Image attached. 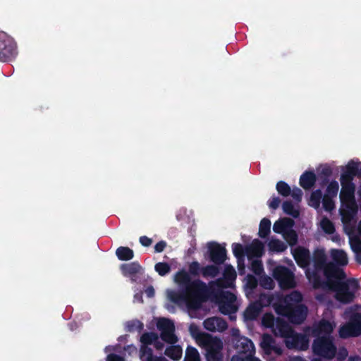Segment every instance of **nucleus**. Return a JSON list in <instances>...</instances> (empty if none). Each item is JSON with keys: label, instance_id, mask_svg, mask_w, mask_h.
<instances>
[{"label": "nucleus", "instance_id": "obj_1", "mask_svg": "<svg viewBox=\"0 0 361 361\" xmlns=\"http://www.w3.org/2000/svg\"><path fill=\"white\" fill-rule=\"evenodd\" d=\"M329 255L331 262L325 263L324 252H318L317 267L313 271L307 269L306 276L314 288L333 291L337 300L343 303L350 302L358 289V283L355 279L341 281L345 278L343 267L348 263L347 254L343 250L331 249Z\"/></svg>", "mask_w": 361, "mask_h": 361}, {"label": "nucleus", "instance_id": "obj_2", "mask_svg": "<svg viewBox=\"0 0 361 361\" xmlns=\"http://www.w3.org/2000/svg\"><path fill=\"white\" fill-rule=\"evenodd\" d=\"M359 166V162L352 160L342 167L340 192L341 202L340 213L344 232L348 236L351 249L355 253L361 252V220L357 226L355 225L357 204L355 196V185L353 183V178L356 175L360 174Z\"/></svg>", "mask_w": 361, "mask_h": 361}, {"label": "nucleus", "instance_id": "obj_3", "mask_svg": "<svg viewBox=\"0 0 361 361\" xmlns=\"http://www.w3.org/2000/svg\"><path fill=\"white\" fill-rule=\"evenodd\" d=\"M173 281L180 288H184V291L180 293L167 290L166 294L168 300L178 305H185L189 311L199 308L207 290L206 284L200 280L190 281V277L185 270L178 271L173 276Z\"/></svg>", "mask_w": 361, "mask_h": 361}, {"label": "nucleus", "instance_id": "obj_4", "mask_svg": "<svg viewBox=\"0 0 361 361\" xmlns=\"http://www.w3.org/2000/svg\"><path fill=\"white\" fill-rule=\"evenodd\" d=\"M302 300V294L298 291H293L286 297L279 295L274 296L268 294H261L257 302L262 309L273 303L276 312L286 317L290 322L295 324L302 323L307 314V308L300 304Z\"/></svg>", "mask_w": 361, "mask_h": 361}, {"label": "nucleus", "instance_id": "obj_5", "mask_svg": "<svg viewBox=\"0 0 361 361\" xmlns=\"http://www.w3.org/2000/svg\"><path fill=\"white\" fill-rule=\"evenodd\" d=\"M336 323L331 312H325L324 317L313 326L312 336L317 337L312 343L314 355L326 360H332L336 354V347L331 336Z\"/></svg>", "mask_w": 361, "mask_h": 361}, {"label": "nucleus", "instance_id": "obj_6", "mask_svg": "<svg viewBox=\"0 0 361 361\" xmlns=\"http://www.w3.org/2000/svg\"><path fill=\"white\" fill-rule=\"evenodd\" d=\"M262 324L265 328L271 329L276 336L283 338L288 348L301 350L308 348L309 339L306 334H295L287 323L281 319L275 321L272 314H264L262 318Z\"/></svg>", "mask_w": 361, "mask_h": 361}, {"label": "nucleus", "instance_id": "obj_7", "mask_svg": "<svg viewBox=\"0 0 361 361\" xmlns=\"http://www.w3.org/2000/svg\"><path fill=\"white\" fill-rule=\"evenodd\" d=\"M189 331L197 343L205 348L207 361H220L222 359L223 342L221 339L202 332L195 324L190 326Z\"/></svg>", "mask_w": 361, "mask_h": 361}, {"label": "nucleus", "instance_id": "obj_8", "mask_svg": "<svg viewBox=\"0 0 361 361\" xmlns=\"http://www.w3.org/2000/svg\"><path fill=\"white\" fill-rule=\"evenodd\" d=\"M233 338V343L240 355L243 356H233L231 361H261L259 359L254 357L255 348L251 340L246 337L240 336V331L238 329L233 328L231 331Z\"/></svg>", "mask_w": 361, "mask_h": 361}, {"label": "nucleus", "instance_id": "obj_9", "mask_svg": "<svg viewBox=\"0 0 361 361\" xmlns=\"http://www.w3.org/2000/svg\"><path fill=\"white\" fill-rule=\"evenodd\" d=\"M141 346L140 349V358L141 361H168L163 357H156L152 354L151 348L148 345H154L157 350H161L164 348V343L159 339L157 334L154 332H147L143 334L140 338Z\"/></svg>", "mask_w": 361, "mask_h": 361}, {"label": "nucleus", "instance_id": "obj_10", "mask_svg": "<svg viewBox=\"0 0 361 361\" xmlns=\"http://www.w3.org/2000/svg\"><path fill=\"white\" fill-rule=\"evenodd\" d=\"M345 318L349 322L339 329L341 338L357 336L361 334V306L350 308L345 312Z\"/></svg>", "mask_w": 361, "mask_h": 361}, {"label": "nucleus", "instance_id": "obj_11", "mask_svg": "<svg viewBox=\"0 0 361 361\" xmlns=\"http://www.w3.org/2000/svg\"><path fill=\"white\" fill-rule=\"evenodd\" d=\"M294 222L288 218H283L276 221L273 226V230L276 233L283 235L286 241L290 245H294L298 240V235L293 229Z\"/></svg>", "mask_w": 361, "mask_h": 361}, {"label": "nucleus", "instance_id": "obj_12", "mask_svg": "<svg viewBox=\"0 0 361 361\" xmlns=\"http://www.w3.org/2000/svg\"><path fill=\"white\" fill-rule=\"evenodd\" d=\"M17 54L16 44L10 36L4 32H0V61H7Z\"/></svg>", "mask_w": 361, "mask_h": 361}, {"label": "nucleus", "instance_id": "obj_13", "mask_svg": "<svg viewBox=\"0 0 361 361\" xmlns=\"http://www.w3.org/2000/svg\"><path fill=\"white\" fill-rule=\"evenodd\" d=\"M157 326L161 331V340L171 344L177 342V337L174 334L175 326L171 320L165 318L159 319Z\"/></svg>", "mask_w": 361, "mask_h": 361}, {"label": "nucleus", "instance_id": "obj_14", "mask_svg": "<svg viewBox=\"0 0 361 361\" xmlns=\"http://www.w3.org/2000/svg\"><path fill=\"white\" fill-rule=\"evenodd\" d=\"M273 276L282 288H291L296 285L293 274L284 267H276L273 271Z\"/></svg>", "mask_w": 361, "mask_h": 361}, {"label": "nucleus", "instance_id": "obj_15", "mask_svg": "<svg viewBox=\"0 0 361 361\" xmlns=\"http://www.w3.org/2000/svg\"><path fill=\"white\" fill-rule=\"evenodd\" d=\"M219 311L224 314H231L238 310L236 297L230 292H224L218 301Z\"/></svg>", "mask_w": 361, "mask_h": 361}, {"label": "nucleus", "instance_id": "obj_16", "mask_svg": "<svg viewBox=\"0 0 361 361\" xmlns=\"http://www.w3.org/2000/svg\"><path fill=\"white\" fill-rule=\"evenodd\" d=\"M318 231L331 235V240L339 245L341 244L340 235L336 233V228L334 223L326 217H322L317 224Z\"/></svg>", "mask_w": 361, "mask_h": 361}, {"label": "nucleus", "instance_id": "obj_17", "mask_svg": "<svg viewBox=\"0 0 361 361\" xmlns=\"http://www.w3.org/2000/svg\"><path fill=\"white\" fill-rule=\"evenodd\" d=\"M203 325L206 330L212 332H222L228 327L226 322L218 317L207 318L204 321Z\"/></svg>", "mask_w": 361, "mask_h": 361}, {"label": "nucleus", "instance_id": "obj_18", "mask_svg": "<svg viewBox=\"0 0 361 361\" xmlns=\"http://www.w3.org/2000/svg\"><path fill=\"white\" fill-rule=\"evenodd\" d=\"M260 346L266 354H271L272 353L280 355L283 353L282 348L276 345L271 336L269 334H264L262 336Z\"/></svg>", "mask_w": 361, "mask_h": 361}, {"label": "nucleus", "instance_id": "obj_19", "mask_svg": "<svg viewBox=\"0 0 361 361\" xmlns=\"http://www.w3.org/2000/svg\"><path fill=\"white\" fill-rule=\"evenodd\" d=\"M211 260L216 264H222L226 260V249L214 243L208 244Z\"/></svg>", "mask_w": 361, "mask_h": 361}, {"label": "nucleus", "instance_id": "obj_20", "mask_svg": "<svg viewBox=\"0 0 361 361\" xmlns=\"http://www.w3.org/2000/svg\"><path fill=\"white\" fill-rule=\"evenodd\" d=\"M121 269L123 274L129 277L133 282L137 280L138 275L141 274L143 271L142 267L137 262L123 264L121 266Z\"/></svg>", "mask_w": 361, "mask_h": 361}, {"label": "nucleus", "instance_id": "obj_21", "mask_svg": "<svg viewBox=\"0 0 361 361\" xmlns=\"http://www.w3.org/2000/svg\"><path fill=\"white\" fill-rule=\"evenodd\" d=\"M293 255L298 264L305 268L310 262V252L307 249L302 247H297L293 250Z\"/></svg>", "mask_w": 361, "mask_h": 361}, {"label": "nucleus", "instance_id": "obj_22", "mask_svg": "<svg viewBox=\"0 0 361 361\" xmlns=\"http://www.w3.org/2000/svg\"><path fill=\"white\" fill-rule=\"evenodd\" d=\"M264 252V245L259 240H254L245 247V253L248 258L259 257Z\"/></svg>", "mask_w": 361, "mask_h": 361}, {"label": "nucleus", "instance_id": "obj_23", "mask_svg": "<svg viewBox=\"0 0 361 361\" xmlns=\"http://www.w3.org/2000/svg\"><path fill=\"white\" fill-rule=\"evenodd\" d=\"M262 311L260 305L257 302L250 304L244 312L245 320H253L257 317Z\"/></svg>", "mask_w": 361, "mask_h": 361}, {"label": "nucleus", "instance_id": "obj_24", "mask_svg": "<svg viewBox=\"0 0 361 361\" xmlns=\"http://www.w3.org/2000/svg\"><path fill=\"white\" fill-rule=\"evenodd\" d=\"M224 277L226 283L224 286H231L233 282L235 280L236 278V272L235 269L232 266L226 265L224 272Z\"/></svg>", "mask_w": 361, "mask_h": 361}, {"label": "nucleus", "instance_id": "obj_25", "mask_svg": "<svg viewBox=\"0 0 361 361\" xmlns=\"http://www.w3.org/2000/svg\"><path fill=\"white\" fill-rule=\"evenodd\" d=\"M315 175L313 173H305L301 176L300 179V185L304 189H310L312 188L315 182Z\"/></svg>", "mask_w": 361, "mask_h": 361}, {"label": "nucleus", "instance_id": "obj_26", "mask_svg": "<svg viewBox=\"0 0 361 361\" xmlns=\"http://www.w3.org/2000/svg\"><path fill=\"white\" fill-rule=\"evenodd\" d=\"M117 257L122 261L130 260L133 258V251L128 247H119L116 251Z\"/></svg>", "mask_w": 361, "mask_h": 361}, {"label": "nucleus", "instance_id": "obj_27", "mask_svg": "<svg viewBox=\"0 0 361 361\" xmlns=\"http://www.w3.org/2000/svg\"><path fill=\"white\" fill-rule=\"evenodd\" d=\"M268 247L271 251L277 252H283L287 248L286 243L279 239L275 238H271L269 240Z\"/></svg>", "mask_w": 361, "mask_h": 361}, {"label": "nucleus", "instance_id": "obj_28", "mask_svg": "<svg viewBox=\"0 0 361 361\" xmlns=\"http://www.w3.org/2000/svg\"><path fill=\"white\" fill-rule=\"evenodd\" d=\"M165 354L171 359L178 360L181 357L182 348L178 345H172L166 349Z\"/></svg>", "mask_w": 361, "mask_h": 361}, {"label": "nucleus", "instance_id": "obj_29", "mask_svg": "<svg viewBox=\"0 0 361 361\" xmlns=\"http://www.w3.org/2000/svg\"><path fill=\"white\" fill-rule=\"evenodd\" d=\"M271 221L268 219L264 218L260 224L259 228V235L261 238H266L270 233Z\"/></svg>", "mask_w": 361, "mask_h": 361}, {"label": "nucleus", "instance_id": "obj_30", "mask_svg": "<svg viewBox=\"0 0 361 361\" xmlns=\"http://www.w3.org/2000/svg\"><path fill=\"white\" fill-rule=\"evenodd\" d=\"M282 207L283 212L286 214L290 215L293 217H297L299 216L298 209L296 207H295L290 202L286 201L283 202Z\"/></svg>", "mask_w": 361, "mask_h": 361}, {"label": "nucleus", "instance_id": "obj_31", "mask_svg": "<svg viewBox=\"0 0 361 361\" xmlns=\"http://www.w3.org/2000/svg\"><path fill=\"white\" fill-rule=\"evenodd\" d=\"M321 199H322L321 190H318L313 192L311 194V196L310 197V200H309L310 206H311L315 209H319V206H320Z\"/></svg>", "mask_w": 361, "mask_h": 361}, {"label": "nucleus", "instance_id": "obj_32", "mask_svg": "<svg viewBox=\"0 0 361 361\" xmlns=\"http://www.w3.org/2000/svg\"><path fill=\"white\" fill-rule=\"evenodd\" d=\"M184 361H200L197 350L193 347H188L186 349Z\"/></svg>", "mask_w": 361, "mask_h": 361}, {"label": "nucleus", "instance_id": "obj_33", "mask_svg": "<svg viewBox=\"0 0 361 361\" xmlns=\"http://www.w3.org/2000/svg\"><path fill=\"white\" fill-rule=\"evenodd\" d=\"M219 269L214 265H208L202 267L201 274L204 277H214L217 275Z\"/></svg>", "mask_w": 361, "mask_h": 361}, {"label": "nucleus", "instance_id": "obj_34", "mask_svg": "<svg viewBox=\"0 0 361 361\" xmlns=\"http://www.w3.org/2000/svg\"><path fill=\"white\" fill-rule=\"evenodd\" d=\"M154 269L160 276H165L171 271V267L167 263L159 262L155 264Z\"/></svg>", "mask_w": 361, "mask_h": 361}, {"label": "nucleus", "instance_id": "obj_35", "mask_svg": "<svg viewBox=\"0 0 361 361\" xmlns=\"http://www.w3.org/2000/svg\"><path fill=\"white\" fill-rule=\"evenodd\" d=\"M276 190L279 194L287 197L290 194V186L283 181H279L276 185Z\"/></svg>", "mask_w": 361, "mask_h": 361}, {"label": "nucleus", "instance_id": "obj_36", "mask_svg": "<svg viewBox=\"0 0 361 361\" xmlns=\"http://www.w3.org/2000/svg\"><path fill=\"white\" fill-rule=\"evenodd\" d=\"M126 328L128 331H140L143 329V324L138 320H133L128 322L126 324Z\"/></svg>", "mask_w": 361, "mask_h": 361}, {"label": "nucleus", "instance_id": "obj_37", "mask_svg": "<svg viewBox=\"0 0 361 361\" xmlns=\"http://www.w3.org/2000/svg\"><path fill=\"white\" fill-rule=\"evenodd\" d=\"M338 183L336 181H332L329 183L328 185L326 194L324 195H328L330 197H336L338 192Z\"/></svg>", "mask_w": 361, "mask_h": 361}, {"label": "nucleus", "instance_id": "obj_38", "mask_svg": "<svg viewBox=\"0 0 361 361\" xmlns=\"http://www.w3.org/2000/svg\"><path fill=\"white\" fill-rule=\"evenodd\" d=\"M259 283L266 289H273L275 285L274 280L267 276H262L259 279Z\"/></svg>", "mask_w": 361, "mask_h": 361}, {"label": "nucleus", "instance_id": "obj_39", "mask_svg": "<svg viewBox=\"0 0 361 361\" xmlns=\"http://www.w3.org/2000/svg\"><path fill=\"white\" fill-rule=\"evenodd\" d=\"M244 281H245V288L250 290H252L253 289H255L257 286V279H255V276H253L252 275H250V274L247 275L245 278Z\"/></svg>", "mask_w": 361, "mask_h": 361}, {"label": "nucleus", "instance_id": "obj_40", "mask_svg": "<svg viewBox=\"0 0 361 361\" xmlns=\"http://www.w3.org/2000/svg\"><path fill=\"white\" fill-rule=\"evenodd\" d=\"M333 197H330L328 195H324L322 200L323 207L326 211L331 212L334 207L335 204L332 200Z\"/></svg>", "mask_w": 361, "mask_h": 361}, {"label": "nucleus", "instance_id": "obj_41", "mask_svg": "<svg viewBox=\"0 0 361 361\" xmlns=\"http://www.w3.org/2000/svg\"><path fill=\"white\" fill-rule=\"evenodd\" d=\"M252 271L257 275H260L263 271V266L262 262L258 259L252 261L251 264Z\"/></svg>", "mask_w": 361, "mask_h": 361}, {"label": "nucleus", "instance_id": "obj_42", "mask_svg": "<svg viewBox=\"0 0 361 361\" xmlns=\"http://www.w3.org/2000/svg\"><path fill=\"white\" fill-rule=\"evenodd\" d=\"M202 269V267H200V264L197 262H192L189 265V272L195 276L201 274Z\"/></svg>", "mask_w": 361, "mask_h": 361}, {"label": "nucleus", "instance_id": "obj_43", "mask_svg": "<svg viewBox=\"0 0 361 361\" xmlns=\"http://www.w3.org/2000/svg\"><path fill=\"white\" fill-rule=\"evenodd\" d=\"M232 250H233V255L237 258H240L243 256V247L240 244L233 243L232 245Z\"/></svg>", "mask_w": 361, "mask_h": 361}, {"label": "nucleus", "instance_id": "obj_44", "mask_svg": "<svg viewBox=\"0 0 361 361\" xmlns=\"http://www.w3.org/2000/svg\"><path fill=\"white\" fill-rule=\"evenodd\" d=\"M292 197L298 202L301 200L302 196V190L298 188H293L292 190L290 189V194Z\"/></svg>", "mask_w": 361, "mask_h": 361}, {"label": "nucleus", "instance_id": "obj_45", "mask_svg": "<svg viewBox=\"0 0 361 361\" xmlns=\"http://www.w3.org/2000/svg\"><path fill=\"white\" fill-rule=\"evenodd\" d=\"M281 201L279 197H274L269 200L268 205L269 208L276 209L279 207Z\"/></svg>", "mask_w": 361, "mask_h": 361}, {"label": "nucleus", "instance_id": "obj_46", "mask_svg": "<svg viewBox=\"0 0 361 361\" xmlns=\"http://www.w3.org/2000/svg\"><path fill=\"white\" fill-rule=\"evenodd\" d=\"M348 355V352L347 349H345V348H341L338 350V352L337 353V359L339 361H343L346 358Z\"/></svg>", "mask_w": 361, "mask_h": 361}, {"label": "nucleus", "instance_id": "obj_47", "mask_svg": "<svg viewBox=\"0 0 361 361\" xmlns=\"http://www.w3.org/2000/svg\"><path fill=\"white\" fill-rule=\"evenodd\" d=\"M140 243L143 246L148 247L152 244V239H150L149 238H148L147 236H141L140 238Z\"/></svg>", "mask_w": 361, "mask_h": 361}, {"label": "nucleus", "instance_id": "obj_48", "mask_svg": "<svg viewBox=\"0 0 361 361\" xmlns=\"http://www.w3.org/2000/svg\"><path fill=\"white\" fill-rule=\"evenodd\" d=\"M166 243L164 241H160L157 243L154 246L155 252H161L166 247Z\"/></svg>", "mask_w": 361, "mask_h": 361}, {"label": "nucleus", "instance_id": "obj_49", "mask_svg": "<svg viewBox=\"0 0 361 361\" xmlns=\"http://www.w3.org/2000/svg\"><path fill=\"white\" fill-rule=\"evenodd\" d=\"M106 361H124V359L115 354H110L106 357Z\"/></svg>", "mask_w": 361, "mask_h": 361}, {"label": "nucleus", "instance_id": "obj_50", "mask_svg": "<svg viewBox=\"0 0 361 361\" xmlns=\"http://www.w3.org/2000/svg\"><path fill=\"white\" fill-rule=\"evenodd\" d=\"M125 350H127L130 355L137 353V348L133 345H128Z\"/></svg>", "mask_w": 361, "mask_h": 361}, {"label": "nucleus", "instance_id": "obj_51", "mask_svg": "<svg viewBox=\"0 0 361 361\" xmlns=\"http://www.w3.org/2000/svg\"><path fill=\"white\" fill-rule=\"evenodd\" d=\"M154 289L152 286H149L145 290L146 295L149 298L153 297L154 295Z\"/></svg>", "mask_w": 361, "mask_h": 361}, {"label": "nucleus", "instance_id": "obj_52", "mask_svg": "<svg viewBox=\"0 0 361 361\" xmlns=\"http://www.w3.org/2000/svg\"><path fill=\"white\" fill-rule=\"evenodd\" d=\"M287 361H306L300 357H290Z\"/></svg>", "mask_w": 361, "mask_h": 361}, {"label": "nucleus", "instance_id": "obj_53", "mask_svg": "<svg viewBox=\"0 0 361 361\" xmlns=\"http://www.w3.org/2000/svg\"><path fill=\"white\" fill-rule=\"evenodd\" d=\"M135 300H137V302H142V295L140 293H137L134 296Z\"/></svg>", "mask_w": 361, "mask_h": 361}, {"label": "nucleus", "instance_id": "obj_54", "mask_svg": "<svg viewBox=\"0 0 361 361\" xmlns=\"http://www.w3.org/2000/svg\"><path fill=\"white\" fill-rule=\"evenodd\" d=\"M348 361H361V357L359 356H350Z\"/></svg>", "mask_w": 361, "mask_h": 361}, {"label": "nucleus", "instance_id": "obj_55", "mask_svg": "<svg viewBox=\"0 0 361 361\" xmlns=\"http://www.w3.org/2000/svg\"><path fill=\"white\" fill-rule=\"evenodd\" d=\"M324 296L325 295H317L316 298H317V300H318L319 301L324 302V300H325Z\"/></svg>", "mask_w": 361, "mask_h": 361}, {"label": "nucleus", "instance_id": "obj_56", "mask_svg": "<svg viewBox=\"0 0 361 361\" xmlns=\"http://www.w3.org/2000/svg\"><path fill=\"white\" fill-rule=\"evenodd\" d=\"M231 319H234L235 317H233L232 315L230 316Z\"/></svg>", "mask_w": 361, "mask_h": 361}]
</instances>
